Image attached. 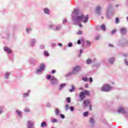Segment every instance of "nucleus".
Listing matches in <instances>:
<instances>
[{"label": "nucleus", "mask_w": 128, "mask_h": 128, "mask_svg": "<svg viewBox=\"0 0 128 128\" xmlns=\"http://www.w3.org/2000/svg\"><path fill=\"white\" fill-rule=\"evenodd\" d=\"M72 20L74 24H78L84 18V14H80L78 10H74L72 14Z\"/></svg>", "instance_id": "f257e3e1"}, {"label": "nucleus", "mask_w": 128, "mask_h": 128, "mask_svg": "<svg viewBox=\"0 0 128 128\" xmlns=\"http://www.w3.org/2000/svg\"><path fill=\"white\" fill-rule=\"evenodd\" d=\"M82 70V66H74L72 72L68 73L66 76H72V74H78V72H80Z\"/></svg>", "instance_id": "f03ea898"}, {"label": "nucleus", "mask_w": 128, "mask_h": 128, "mask_svg": "<svg viewBox=\"0 0 128 128\" xmlns=\"http://www.w3.org/2000/svg\"><path fill=\"white\" fill-rule=\"evenodd\" d=\"M112 10V4H109L107 8L106 12V18H110L112 16H114V11Z\"/></svg>", "instance_id": "7ed1b4c3"}, {"label": "nucleus", "mask_w": 128, "mask_h": 128, "mask_svg": "<svg viewBox=\"0 0 128 128\" xmlns=\"http://www.w3.org/2000/svg\"><path fill=\"white\" fill-rule=\"evenodd\" d=\"M86 96H90V92L88 90H84V92H81L79 94V97L80 98V102L86 98Z\"/></svg>", "instance_id": "20e7f679"}, {"label": "nucleus", "mask_w": 128, "mask_h": 128, "mask_svg": "<svg viewBox=\"0 0 128 128\" xmlns=\"http://www.w3.org/2000/svg\"><path fill=\"white\" fill-rule=\"evenodd\" d=\"M44 68H46V65L44 64H41L39 68L36 70V74H42V72L44 70Z\"/></svg>", "instance_id": "39448f33"}, {"label": "nucleus", "mask_w": 128, "mask_h": 128, "mask_svg": "<svg viewBox=\"0 0 128 128\" xmlns=\"http://www.w3.org/2000/svg\"><path fill=\"white\" fill-rule=\"evenodd\" d=\"M110 90H112V87H110V86L108 84L104 85L102 88V92H110Z\"/></svg>", "instance_id": "423d86ee"}, {"label": "nucleus", "mask_w": 128, "mask_h": 128, "mask_svg": "<svg viewBox=\"0 0 128 128\" xmlns=\"http://www.w3.org/2000/svg\"><path fill=\"white\" fill-rule=\"evenodd\" d=\"M118 44L119 46H128V40L124 42L122 40H120Z\"/></svg>", "instance_id": "0eeeda50"}, {"label": "nucleus", "mask_w": 128, "mask_h": 128, "mask_svg": "<svg viewBox=\"0 0 128 128\" xmlns=\"http://www.w3.org/2000/svg\"><path fill=\"white\" fill-rule=\"evenodd\" d=\"M51 84L52 86H56V84H58V80L54 76L52 77Z\"/></svg>", "instance_id": "6e6552de"}, {"label": "nucleus", "mask_w": 128, "mask_h": 128, "mask_svg": "<svg viewBox=\"0 0 128 128\" xmlns=\"http://www.w3.org/2000/svg\"><path fill=\"white\" fill-rule=\"evenodd\" d=\"M36 39L32 38L30 40L29 44L31 48H34L36 46Z\"/></svg>", "instance_id": "1a4fd4ad"}, {"label": "nucleus", "mask_w": 128, "mask_h": 128, "mask_svg": "<svg viewBox=\"0 0 128 128\" xmlns=\"http://www.w3.org/2000/svg\"><path fill=\"white\" fill-rule=\"evenodd\" d=\"M128 30L124 27H122L120 29V32L122 36H124L126 34Z\"/></svg>", "instance_id": "9d476101"}, {"label": "nucleus", "mask_w": 128, "mask_h": 128, "mask_svg": "<svg viewBox=\"0 0 128 128\" xmlns=\"http://www.w3.org/2000/svg\"><path fill=\"white\" fill-rule=\"evenodd\" d=\"M101 10H102V7L100 6H98L96 8V14H97L98 16H100Z\"/></svg>", "instance_id": "9b49d317"}, {"label": "nucleus", "mask_w": 128, "mask_h": 128, "mask_svg": "<svg viewBox=\"0 0 128 128\" xmlns=\"http://www.w3.org/2000/svg\"><path fill=\"white\" fill-rule=\"evenodd\" d=\"M44 13L47 16L50 14V10L48 8H45L43 9Z\"/></svg>", "instance_id": "f8f14e48"}, {"label": "nucleus", "mask_w": 128, "mask_h": 128, "mask_svg": "<svg viewBox=\"0 0 128 128\" xmlns=\"http://www.w3.org/2000/svg\"><path fill=\"white\" fill-rule=\"evenodd\" d=\"M4 50L6 52H7V54H12V50L8 47H4Z\"/></svg>", "instance_id": "ddd939ff"}, {"label": "nucleus", "mask_w": 128, "mask_h": 128, "mask_svg": "<svg viewBox=\"0 0 128 128\" xmlns=\"http://www.w3.org/2000/svg\"><path fill=\"white\" fill-rule=\"evenodd\" d=\"M30 90H28V92L23 93L22 98H28L30 96Z\"/></svg>", "instance_id": "4468645a"}, {"label": "nucleus", "mask_w": 128, "mask_h": 128, "mask_svg": "<svg viewBox=\"0 0 128 128\" xmlns=\"http://www.w3.org/2000/svg\"><path fill=\"white\" fill-rule=\"evenodd\" d=\"M62 30V24H57L56 27L54 28V30Z\"/></svg>", "instance_id": "2eb2a0df"}, {"label": "nucleus", "mask_w": 128, "mask_h": 128, "mask_svg": "<svg viewBox=\"0 0 128 128\" xmlns=\"http://www.w3.org/2000/svg\"><path fill=\"white\" fill-rule=\"evenodd\" d=\"M118 114H124L126 111H124V108L122 107H120L118 108Z\"/></svg>", "instance_id": "dca6fc26"}, {"label": "nucleus", "mask_w": 128, "mask_h": 128, "mask_svg": "<svg viewBox=\"0 0 128 128\" xmlns=\"http://www.w3.org/2000/svg\"><path fill=\"white\" fill-rule=\"evenodd\" d=\"M90 100L88 99H86L85 100H84V102H83V104H84V106H88V104H90Z\"/></svg>", "instance_id": "f3484780"}, {"label": "nucleus", "mask_w": 128, "mask_h": 128, "mask_svg": "<svg viewBox=\"0 0 128 128\" xmlns=\"http://www.w3.org/2000/svg\"><path fill=\"white\" fill-rule=\"evenodd\" d=\"M66 86V83H62L59 86L58 90H62L64 89V88Z\"/></svg>", "instance_id": "a211bd4d"}, {"label": "nucleus", "mask_w": 128, "mask_h": 128, "mask_svg": "<svg viewBox=\"0 0 128 128\" xmlns=\"http://www.w3.org/2000/svg\"><path fill=\"white\" fill-rule=\"evenodd\" d=\"M90 122L92 126H94V124H96V121H94V117H92L90 118Z\"/></svg>", "instance_id": "6ab92c4d"}, {"label": "nucleus", "mask_w": 128, "mask_h": 128, "mask_svg": "<svg viewBox=\"0 0 128 128\" xmlns=\"http://www.w3.org/2000/svg\"><path fill=\"white\" fill-rule=\"evenodd\" d=\"M16 112L19 118H20L22 116V112L20 110H16Z\"/></svg>", "instance_id": "aec40b11"}, {"label": "nucleus", "mask_w": 128, "mask_h": 128, "mask_svg": "<svg viewBox=\"0 0 128 128\" xmlns=\"http://www.w3.org/2000/svg\"><path fill=\"white\" fill-rule=\"evenodd\" d=\"M55 114H56V115L57 116H60V110H58V108H56V109H55Z\"/></svg>", "instance_id": "412c9836"}, {"label": "nucleus", "mask_w": 128, "mask_h": 128, "mask_svg": "<svg viewBox=\"0 0 128 128\" xmlns=\"http://www.w3.org/2000/svg\"><path fill=\"white\" fill-rule=\"evenodd\" d=\"M75 90H76V87L74 86V85H72V88L70 89L69 92H74Z\"/></svg>", "instance_id": "4be33fe9"}, {"label": "nucleus", "mask_w": 128, "mask_h": 128, "mask_svg": "<svg viewBox=\"0 0 128 128\" xmlns=\"http://www.w3.org/2000/svg\"><path fill=\"white\" fill-rule=\"evenodd\" d=\"M32 28L30 27H28L26 28V32L27 34H30V32H32Z\"/></svg>", "instance_id": "5701e85b"}, {"label": "nucleus", "mask_w": 128, "mask_h": 128, "mask_svg": "<svg viewBox=\"0 0 128 128\" xmlns=\"http://www.w3.org/2000/svg\"><path fill=\"white\" fill-rule=\"evenodd\" d=\"M5 107L4 106H0V114H2L4 112V110Z\"/></svg>", "instance_id": "b1692460"}, {"label": "nucleus", "mask_w": 128, "mask_h": 128, "mask_svg": "<svg viewBox=\"0 0 128 128\" xmlns=\"http://www.w3.org/2000/svg\"><path fill=\"white\" fill-rule=\"evenodd\" d=\"M88 15H86L84 20L83 22H84V24H86V22H88Z\"/></svg>", "instance_id": "393cba45"}, {"label": "nucleus", "mask_w": 128, "mask_h": 128, "mask_svg": "<svg viewBox=\"0 0 128 128\" xmlns=\"http://www.w3.org/2000/svg\"><path fill=\"white\" fill-rule=\"evenodd\" d=\"M10 72H6L4 74L5 78H6V80H8V76H10Z\"/></svg>", "instance_id": "a878e982"}, {"label": "nucleus", "mask_w": 128, "mask_h": 128, "mask_svg": "<svg viewBox=\"0 0 128 128\" xmlns=\"http://www.w3.org/2000/svg\"><path fill=\"white\" fill-rule=\"evenodd\" d=\"M108 62L110 63L111 64H114V58H110L108 60Z\"/></svg>", "instance_id": "bb28decb"}, {"label": "nucleus", "mask_w": 128, "mask_h": 128, "mask_svg": "<svg viewBox=\"0 0 128 128\" xmlns=\"http://www.w3.org/2000/svg\"><path fill=\"white\" fill-rule=\"evenodd\" d=\"M41 128H44V126H46V122H43L41 123Z\"/></svg>", "instance_id": "cd10ccee"}, {"label": "nucleus", "mask_w": 128, "mask_h": 128, "mask_svg": "<svg viewBox=\"0 0 128 128\" xmlns=\"http://www.w3.org/2000/svg\"><path fill=\"white\" fill-rule=\"evenodd\" d=\"M92 62V61L91 60V59H88L86 60V64H90Z\"/></svg>", "instance_id": "c85d7f7f"}, {"label": "nucleus", "mask_w": 128, "mask_h": 128, "mask_svg": "<svg viewBox=\"0 0 128 128\" xmlns=\"http://www.w3.org/2000/svg\"><path fill=\"white\" fill-rule=\"evenodd\" d=\"M101 28H102V30H104V32L106 31V26H104V24H102L101 26Z\"/></svg>", "instance_id": "c756f323"}, {"label": "nucleus", "mask_w": 128, "mask_h": 128, "mask_svg": "<svg viewBox=\"0 0 128 128\" xmlns=\"http://www.w3.org/2000/svg\"><path fill=\"white\" fill-rule=\"evenodd\" d=\"M54 122H58V121L56 118H54L52 120V123L54 124Z\"/></svg>", "instance_id": "7c9ffc66"}, {"label": "nucleus", "mask_w": 128, "mask_h": 128, "mask_svg": "<svg viewBox=\"0 0 128 128\" xmlns=\"http://www.w3.org/2000/svg\"><path fill=\"white\" fill-rule=\"evenodd\" d=\"M54 28H55L54 25V24H50L48 26V28H50V29L54 30Z\"/></svg>", "instance_id": "2f4dec72"}, {"label": "nucleus", "mask_w": 128, "mask_h": 128, "mask_svg": "<svg viewBox=\"0 0 128 128\" xmlns=\"http://www.w3.org/2000/svg\"><path fill=\"white\" fill-rule=\"evenodd\" d=\"M70 105L68 104H67L65 106V110H68V109L70 108Z\"/></svg>", "instance_id": "473e14b6"}, {"label": "nucleus", "mask_w": 128, "mask_h": 128, "mask_svg": "<svg viewBox=\"0 0 128 128\" xmlns=\"http://www.w3.org/2000/svg\"><path fill=\"white\" fill-rule=\"evenodd\" d=\"M24 112H30V110L28 108H25L24 109Z\"/></svg>", "instance_id": "72a5a7b5"}, {"label": "nucleus", "mask_w": 128, "mask_h": 128, "mask_svg": "<svg viewBox=\"0 0 128 128\" xmlns=\"http://www.w3.org/2000/svg\"><path fill=\"white\" fill-rule=\"evenodd\" d=\"M116 24H120V18H116Z\"/></svg>", "instance_id": "f704fd0d"}, {"label": "nucleus", "mask_w": 128, "mask_h": 128, "mask_svg": "<svg viewBox=\"0 0 128 128\" xmlns=\"http://www.w3.org/2000/svg\"><path fill=\"white\" fill-rule=\"evenodd\" d=\"M44 54L46 56H50V54H48V51H44Z\"/></svg>", "instance_id": "c9c22d12"}, {"label": "nucleus", "mask_w": 128, "mask_h": 128, "mask_svg": "<svg viewBox=\"0 0 128 128\" xmlns=\"http://www.w3.org/2000/svg\"><path fill=\"white\" fill-rule=\"evenodd\" d=\"M66 100L67 101V102H68V104H70V97H68L66 98Z\"/></svg>", "instance_id": "e433bc0d"}, {"label": "nucleus", "mask_w": 128, "mask_h": 128, "mask_svg": "<svg viewBox=\"0 0 128 128\" xmlns=\"http://www.w3.org/2000/svg\"><path fill=\"white\" fill-rule=\"evenodd\" d=\"M83 116H85V117L88 116V112H84L83 114Z\"/></svg>", "instance_id": "4c0bfd02"}, {"label": "nucleus", "mask_w": 128, "mask_h": 128, "mask_svg": "<svg viewBox=\"0 0 128 128\" xmlns=\"http://www.w3.org/2000/svg\"><path fill=\"white\" fill-rule=\"evenodd\" d=\"M82 49H80V54H78L79 58H80L82 56Z\"/></svg>", "instance_id": "58836bf2"}, {"label": "nucleus", "mask_w": 128, "mask_h": 128, "mask_svg": "<svg viewBox=\"0 0 128 128\" xmlns=\"http://www.w3.org/2000/svg\"><path fill=\"white\" fill-rule=\"evenodd\" d=\"M52 76H50V75H48L47 76H46V78H47V80H52Z\"/></svg>", "instance_id": "ea45409f"}, {"label": "nucleus", "mask_w": 128, "mask_h": 128, "mask_svg": "<svg viewBox=\"0 0 128 128\" xmlns=\"http://www.w3.org/2000/svg\"><path fill=\"white\" fill-rule=\"evenodd\" d=\"M31 64H32L33 62H34V58H31L29 60Z\"/></svg>", "instance_id": "a19ab883"}, {"label": "nucleus", "mask_w": 128, "mask_h": 128, "mask_svg": "<svg viewBox=\"0 0 128 128\" xmlns=\"http://www.w3.org/2000/svg\"><path fill=\"white\" fill-rule=\"evenodd\" d=\"M70 110H71V112H74V107L71 106L70 108Z\"/></svg>", "instance_id": "79ce46f5"}, {"label": "nucleus", "mask_w": 128, "mask_h": 128, "mask_svg": "<svg viewBox=\"0 0 128 128\" xmlns=\"http://www.w3.org/2000/svg\"><path fill=\"white\" fill-rule=\"evenodd\" d=\"M68 48H72V42L68 43Z\"/></svg>", "instance_id": "37998d69"}, {"label": "nucleus", "mask_w": 128, "mask_h": 128, "mask_svg": "<svg viewBox=\"0 0 128 128\" xmlns=\"http://www.w3.org/2000/svg\"><path fill=\"white\" fill-rule=\"evenodd\" d=\"M66 22H68V20H66V18H64L63 20L62 24H66Z\"/></svg>", "instance_id": "c03bdc74"}, {"label": "nucleus", "mask_w": 128, "mask_h": 128, "mask_svg": "<svg viewBox=\"0 0 128 128\" xmlns=\"http://www.w3.org/2000/svg\"><path fill=\"white\" fill-rule=\"evenodd\" d=\"M82 80L84 82H88V78H82Z\"/></svg>", "instance_id": "a18cd8bd"}, {"label": "nucleus", "mask_w": 128, "mask_h": 128, "mask_svg": "<svg viewBox=\"0 0 128 128\" xmlns=\"http://www.w3.org/2000/svg\"><path fill=\"white\" fill-rule=\"evenodd\" d=\"M77 34L80 35V34H82V30H79L76 32Z\"/></svg>", "instance_id": "49530a36"}, {"label": "nucleus", "mask_w": 128, "mask_h": 128, "mask_svg": "<svg viewBox=\"0 0 128 128\" xmlns=\"http://www.w3.org/2000/svg\"><path fill=\"white\" fill-rule=\"evenodd\" d=\"M60 116L61 118H66V116H64V114H60Z\"/></svg>", "instance_id": "de8ad7c7"}, {"label": "nucleus", "mask_w": 128, "mask_h": 128, "mask_svg": "<svg viewBox=\"0 0 128 128\" xmlns=\"http://www.w3.org/2000/svg\"><path fill=\"white\" fill-rule=\"evenodd\" d=\"M116 32V30H113L112 31L111 34H114Z\"/></svg>", "instance_id": "09e8293b"}, {"label": "nucleus", "mask_w": 128, "mask_h": 128, "mask_svg": "<svg viewBox=\"0 0 128 128\" xmlns=\"http://www.w3.org/2000/svg\"><path fill=\"white\" fill-rule=\"evenodd\" d=\"M51 104L50 102H48L46 104V107L47 108H50Z\"/></svg>", "instance_id": "8fccbe9b"}, {"label": "nucleus", "mask_w": 128, "mask_h": 128, "mask_svg": "<svg viewBox=\"0 0 128 128\" xmlns=\"http://www.w3.org/2000/svg\"><path fill=\"white\" fill-rule=\"evenodd\" d=\"M124 60H125L126 66H128V60L125 59Z\"/></svg>", "instance_id": "3c124183"}, {"label": "nucleus", "mask_w": 128, "mask_h": 128, "mask_svg": "<svg viewBox=\"0 0 128 128\" xmlns=\"http://www.w3.org/2000/svg\"><path fill=\"white\" fill-rule=\"evenodd\" d=\"M40 48H42V49H44V45H40Z\"/></svg>", "instance_id": "603ef678"}, {"label": "nucleus", "mask_w": 128, "mask_h": 128, "mask_svg": "<svg viewBox=\"0 0 128 128\" xmlns=\"http://www.w3.org/2000/svg\"><path fill=\"white\" fill-rule=\"evenodd\" d=\"M77 44H81L80 40H78Z\"/></svg>", "instance_id": "864d4df0"}, {"label": "nucleus", "mask_w": 128, "mask_h": 128, "mask_svg": "<svg viewBox=\"0 0 128 128\" xmlns=\"http://www.w3.org/2000/svg\"><path fill=\"white\" fill-rule=\"evenodd\" d=\"M89 80H90V82H92V77L90 78Z\"/></svg>", "instance_id": "5fc2aeb1"}, {"label": "nucleus", "mask_w": 128, "mask_h": 128, "mask_svg": "<svg viewBox=\"0 0 128 128\" xmlns=\"http://www.w3.org/2000/svg\"><path fill=\"white\" fill-rule=\"evenodd\" d=\"M51 46L53 48H54V46H56V44L55 43H52V44H51Z\"/></svg>", "instance_id": "6e6d98bb"}, {"label": "nucleus", "mask_w": 128, "mask_h": 128, "mask_svg": "<svg viewBox=\"0 0 128 128\" xmlns=\"http://www.w3.org/2000/svg\"><path fill=\"white\" fill-rule=\"evenodd\" d=\"M86 44L88 46H90V42L89 41H86Z\"/></svg>", "instance_id": "4d7b16f0"}, {"label": "nucleus", "mask_w": 128, "mask_h": 128, "mask_svg": "<svg viewBox=\"0 0 128 128\" xmlns=\"http://www.w3.org/2000/svg\"><path fill=\"white\" fill-rule=\"evenodd\" d=\"M58 44L59 46H62V43H59Z\"/></svg>", "instance_id": "13d9d810"}, {"label": "nucleus", "mask_w": 128, "mask_h": 128, "mask_svg": "<svg viewBox=\"0 0 128 128\" xmlns=\"http://www.w3.org/2000/svg\"><path fill=\"white\" fill-rule=\"evenodd\" d=\"M109 46H110V48H114V46L112 44H108Z\"/></svg>", "instance_id": "bf43d9fd"}, {"label": "nucleus", "mask_w": 128, "mask_h": 128, "mask_svg": "<svg viewBox=\"0 0 128 128\" xmlns=\"http://www.w3.org/2000/svg\"><path fill=\"white\" fill-rule=\"evenodd\" d=\"M96 40H100V36H96Z\"/></svg>", "instance_id": "052dcab7"}, {"label": "nucleus", "mask_w": 128, "mask_h": 128, "mask_svg": "<svg viewBox=\"0 0 128 128\" xmlns=\"http://www.w3.org/2000/svg\"><path fill=\"white\" fill-rule=\"evenodd\" d=\"M52 74H56V70H53L52 71Z\"/></svg>", "instance_id": "680f3d73"}, {"label": "nucleus", "mask_w": 128, "mask_h": 128, "mask_svg": "<svg viewBox=\"0 0 128 128\" xmlns=\"http://www.w3.org/2000/svg\"><path fill=\"white\" fill-rule=\"evenodd\" d=\"M115 6L116 8H118V6H120V4H116L115 5Z\"/></svg>", "instance_id": "e2e57ef3"}, {"label": "nucleus", "mask_w": 128, "mask_h": 128, "mask_svg": "<svg viewBox=\"0 0 128 128\" xmlns=\"http://www.w3.org/2000/svg\"><path fill=\"white\" fill-rule=\"evenodd\" d=\"M78 26L80 27V28H82V24H79Z\"/></svg>", "instance_id": "0e129e2a"}, {"label": "nucleus", "mask_w": 128, "mask_h": 128, "mask_svg": "<svg viewBox=\"0 0 128 128\" xmlns=\"http://www.w3.org/2000/svg\"><path fill=\"white\" fill-rule=\"evenodd\" d=\"M124 56H128V54H124Z\"/></svg>", "instance_id": "69168bd1"}, {"label": "nucleus", "mask_w": 128, "mask_h": 128, "mask_svg": "<svg viewBox=\"0 0 128 128\" xmlns=\"http://www.w3.org/2000/svg\"><path fill=\"white\" fill-rule=\"evenodd\" d=\"M88 84H86V85H85V88H88Z\"/></svg>", "instance_id": "338daca9"}, {"label": "nucleus", "mask_w": 128, "mask_h": 128, "mask_svg": "<svg viewBox=\"0 0 128 128\" xmlns=\"http://www.w3.org/2000/svg\"><path fill=\"white\" fill-rule=\"evenodd\" d=\"M90 110H92V106H90Z\"/></svg>", "instance_id": "774afa93"}]
</instances>
